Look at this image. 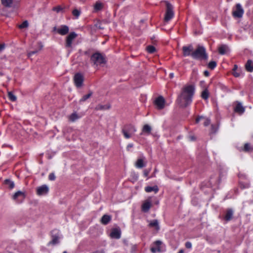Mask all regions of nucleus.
<instances>
[{"label":"nucleus","instance_id":"nucleus-1","mask_svg":"<svg viewBox=\"0 0 253 253\" xmlns=\"http://www.w3.org/2000/svg\"><path fill=\"white\" fill-rule=\"evenodd\" d=\"M195 90V86L192 84L185 85L181 88L176 100L180 107H186L191 103Z\"/></svg>","mask_w":253,"mask_h":253},{"label":"nucleus","instance_id":"nucleus-2","mask_svg":"<svg viewBox=\"0 0 253 253\" xmlns=\"http://www.w3.org/2000/svg\"><path fill=\"white\" fill-rule=\"evenodd\" d=\"M191 56L194 59L200 60H206L208 58L205 48L201 46H198L197 48L191 53Z\"/></svg>","mask_w":253,"mask_h":253},{"label":"nucleus","instance_id":"nucleus-3","mask_svg":"<svg viewBox=\"0 0 253 253\" xmlns=\"http://www.w3.org/2000/svg\"><path fill=\"white\" fill-rule=\"evenodd\" d=\"M136 131L135 126L130 124L125 125L122 129V132L126 139L131 137Z\"/></svg>","mask_w":253,"mask_h":253},{"label":"nucleus","instance_id":"nucleus-4","mask_svg":"<svg viewBox=\"0 0 253 253\" xmlns=\"http://www.w3.org/2000/svg\"><path fill=\"white\" fill-rule=\"evenodd\" d=\"M91 61L94 65L97 66L105 63V59L104 56L101 53L96 52L92 55L90 58Z\"/></svg>","mask_w":253,"mask_h":253},{"label":"nucleus","instance_id":"nucleus-5","mask_svg":"<svg viewBox=\"0 0 253 253\" xmlns=\"http://www.w3.org/2000/svg\"><path fill=\"white\" fill-rule=\"evenodd\" d=\"M167 9L165 16V21L168 22L174 16V12L173 11V6L169 2L166 1Z\"/></svg>","mask_w":253,"mask_h":253},{"label":"nucleus","instance_id":"nucleus-6","mask_svg":"<svg viewBox=\"0 0 253 253\" xmlns=\"http://www.w3.org/2000/svg\"><path fill=\"white\" fill-rule=\"evenodd\" d=\"M25 198V194L24 192L18 191L12 196V199L17 203H21Z\"/></svg>","mask_w":253,"mask_h":253},{"label":"nucleus","instance_id":"nucleus-7","mask_svg":"<svg viewBox=\"0 0 253 253\" xmlns=\"http://www.w3.org/2000/svg\"><path fill=\"white\" fill-rule=\"evenodd\" d=\"M244 9L240 4L238 3L236 5V10L233 12V15L235 17L241 18L244 13Z\"/></svg>","mask_w":253,"mask_h":253},{"label":"nucleus","instance_id":"nucleus-8","mask_svg":"<svg viewBox=\"0 0 253 253\" xmlns=\"http://www.w3.org/2000/svg\"><path fill=\"white\" fill-rule=\"evenodd\" d=\"M77 37V35L75 32H71L67 37L65 46L66 47H71L72 46L73 41Z\"/></svg>","mask_w":253,"mask_h":253},{"label":"nucleus","instance_id":"nucleus-9","mask_svg":"<svg viewBox=\"0 0 253 253\" xmlns=\"http://www.w3.org/2000/svg\"><path fill=\"white\" fill-rule=\"evenodd\" d=\"M53 31H56L59 34L64 36L68 33L69 29L66 25H61L58 28L54 27Z\"/></svg>","mask_w":253,"mask_h":253},{"label":"nucleus","instance_id":"nucleus-10","mask_svg":"<svg viewBox=\"0 0 253 253\" xmlns=\"http://www.w3.org/2000/svg\"><path fill=\"white\" fill-rule=\"evenodd\" d=\"M49 188L46 185H43L38 187L37 188V194L39 196H42L47 194L48 192Z\"/></svg>","mask_w":253,"mask_h":253},{"label":"nucleus","instance_id":"nucleus-11","mask_svg":"<svg viewBox=\"0 0 253 253\" xmlns=\"http://www.w3.org/2000/svg\"><path fill=\"white\" fill-rule=\"evenodd\" d=\"M74 83L77 87L82 86L84 81L83 75L80 73L76 74L74 76Z\"/></svg>","mask_w":253,"mask_h":253},{"label":"nucleus","instance_id":"nucleus-12","mask_svg":"<svg viewBox=\"0 0 253 253\" xmlns=\"http://www.w3.org/2000/svg\"><path fill=\"white\" fill-rule=\"evenodd\" d=\"M165 101L162 96L158 97L155 101V105L159 109H162L165 107Z\"/></svg>","mask_w":253,"mask_h":253},{"label":"nucleus","instance_id":"nucleus-13","mask_svg":"<svg viewBox=\"0 0 253 253\" xmlns=\"http://www.w3.org/2000/svg\"><path fill=\"white\" fill-rule=\"evenodd\" d=\"M162 243L160 241H157L154 243V247L151 248V251L153 253H156V252H160L162 251L161 248V245Z\"/></svg>","mask_w":253,"mask_h":253},{"label":"nucleus","instance_id":"nucleus-14","mask_svg":"<svg viewBox=\"0 0 253 253\" xmlns=\"http://www.w3.org/2000/svg\"><path fill=\"white\" fill-rule=\"evenodd\" d=\"M193 48L192 45L188 46H184L182 47L183 54L184 56L191 55V52L193 51Z\"/></svg>","mask_w":253,"mask_h":253},{"label":"nucleus","instance_id":"nucleus-15","mask_svg":"<svg viewBox=\"0 0 253 253\" xmlns=\"http://www.w3.org/2000/svg\"><path fill=\"white\" fill-rule=\"evenodd\" d=\"M151 202L150 199L146 200L142 205V211L145 212L148 211L151 207Z\"/></svg>","mask_w":253,"mask_h":253},{"label":"nucleus","instance_id":"nucleus-16","mask_svg":"<svg viewBox=\"0 0 253 253\" xmlns=\"http://www.w3.org/2000/svg\"><path fill=\"white\" fill-rule=\"evenodd\" d=\"M151 130L152 128L149 125H145L142 128L141 134L149 135L151 133Z\"/></svg>","mask_w":253,"mask_h":253},{"label":"nucleus","instance_id":"nucleus-17","mask_svg":"<svg viewBox=\"0 0 253 253\" xmlns=\"http://www.w3.org/2000/svg\"><path fill=\"white\" fill-rule=\"evenodd\" d=\"M235 111L240 114H242L245 112V108L242 106L241 103L237 102L235 108Z\"/></svg>","mask_w":253,"mask_h":253},{"label":"nucleus","instance_id":"nucleus-18","mask_svg":"<svg viewBox=\"0 0 253 253\" xmlns=\"http://www.w3.org/2000/svg\"><path fill=\"white\" fill-rule=\"evenodd\" d=\"M110 236L112 238L119 239L121 237V232L118 229H114L112 231Z\"/></svg>","mask_w":253,"mask_h":253},{"label":"nucleus","instance_id":"nucleus-19","mask_svg":"<svg viewBox=\"0 0 253 253\" xmlns=\"http://www.w3.org/2000/svg\"><path fill=\"white\" fill-rule=\"evenodd\" d=\"M149 226L150 227H155L157 230L160 229L158 221L156 219L149 221Z\"/></svg>","mask_w":253,"mask_h":253},{"label":"nucleus","instance_id":"nucleus-20","mask_svg":"<svg viewBox=\"0 0 253 253\" xmlns=\"http://www.w3.org/2000/svg\"><path fill=\"white\" fill-rule=\"evenodd\" d=\"M228 47L223 44L218 47V52L220 54H224L228 52Z\"/></svg>","mask_w":253,"mask_h":253},{"label":"nucleus","instance_id":"nucleus-21","mask_svg":"<svg viewBox=\"0 0 253 253\" xmlns=\"http://www.w3.org/2000/svg\"><path fill=\"white\" fill-rule=\"evenodd\" d=\"M145 190L147 193H150L154 191L155 193H157L159 191V188L157 186L155 185L153 187L147 186L145 188Z\"/></svg>","mask_w":253,"mask_h":253},{"label":"nucleus","instance_id":"nucleus-22","mask_svg":"<svg viewBox=\"0 0 253 253\" xmlns=\"http://www.w3.org/2000/svg\"><path fill=\"white\" fill-rule=\"evenodd\" d=\"M233 214V211L231 209H228L226 212L224 218L226 220L229 221L232 218Z\"/></svg>","mask_w":253,"mask_h":253},{"label":"nucleus","instance_id":"nucleus-23","mask_svg":"<svg viewBox=\"0 0 253 253\" xmlns=\"http://www.w3.org/2000/svg\"><path fill=\"white\" fill-rule=\"evenodd\" d=\"M111 217L110 215L105 214L104 215L101 219V222L103 224H107L111 220Z\"/></svg>","mask_w":253,"mask_h":253},{"label":"nucleus","instance_id":"nucleus-24","mask_svg":"<svg viewBox=\"0 0 253 253\" xmlns=\"http://www.w3.org/2000/svg\"><path fill=\"white\" fill-rule=\"evenodd\" d=\"M145 165L143 159H138L135 164V167L139 169L143 168Z\"/></svg>","mask_w":253,"mask_h":253},{"label":"nucleus","instance_id":"nucleus-25","mask_svg":"<svg viewBox=\"0 0 253 253\" xmlns=\"http://www.w3.org/2000/svg\"><path fill=\"white\" fill-rule=\"evenodd\" d=\"M246 68L249 72L253 71V62L252 60H249L246 64Z\"/></svg>","mask_w":253,"mask_h":253},{"label":"nucleus","instance_id":"nucleus-26","mask_svg":"<svg viewBox=\"0 0 253 253\" xmlns=\"http://www.w3.org/2000/svg\"><path fill=\"white\" fill-rule=\"evenodd\" d=\"M59 237L58 235H52V240L48 244L56 245L59 243Z\"/></svg>","mask_w":253,"mask_h":253},{"label":"nucleus","instance_id":"nucleus-27","mask_svg":"<svg viewBox=\"0 0 253 253\" xmlns=\"http://www.w3.org/2000/svg\"><path fill=\"white\" fill-rule=\"evenodd\" d=\"M2 4L6 7H10L12 3V0H1Z\"/></svg>","mask_w":253,"mask_h":253},{"label":"nucleus","instance_id":"nucleus-28","mask_svg":"<svg viewBox=\"0 0 253 253\" xmlns=\"http://www.w3.org/2000/svg\"><path fill=\"white\" fill-rule=\"evenodd\" d=\"M80 118V116H79L76 113H74L69 116V119L71 121L75 122Z\"/></svg>","mask_w":253,"mask_h":253},{"label":"nucleus","instance_id":"nucleus-29","mask_svg":"<svg viewBox=\"0 0 253 253\" xmlns=\"http://www.w3.org/2000/svg\"><path fill=\"white\" fill-rule=\"evenodd\" d=\"M4 183L6 184L10 189H12L14 187V183L13 181L10 179H7L4 180Z\"/></svg>","mask_w":253,"mask_h":253},{"label":"nucleus","instance_id":"nucleus-30","mask_svg":"<svg viewBox=\"0 0 253 253\" xmlns=\"http://www.w3.org/2000/svg\"><path fill=\"white\" fill-rule=\"evenodd\" d=\"M110 106L108 105H103L101 104L98 105L95 107L96 110H105L109 109Z\"/></svg>","mask_w":253,"mask_h":253},{"label":"nucleus","instance_id":"nucleus-31","mask_svg":"<svg viewBox=\"0 0 253 253\" xmlns=\"http://www.w3.org/2000/svg\"><path fill=\"white\" fill-rule=\"evenodd\" d=\"M92 94V92L89 91V92L84 96L82 97V98L80 100L79 102L80 103H82L83 102L85 101L88 98H89Z\"/></svg>","mask_w":253,"mask_h":253},{"label":"nucleus","instance_id":"nucleus-32","mask_svg":"<svg viewBox=\"0 0 253 253\" xmlns=\"http://www.w3.org/2000/svg\"><path fill=\"white\" fill-rule=\"evenodd\" d=\"M103 7V4L100 1H97L94 6V8L95 11L101 10Z\"/></svg>","mask_w":253,"mask_h":253},{"label":"nucleus","instance_id":"nucleus-33","mask_svg":"<svg viewBox=\"0 0 253 253\" xmlns=\"http://www.w3.org/2000/svg\"><path fill=\"white\" fill-rule=\"evenodd\" d=\"M209 93L208 90L207 89H205L202 92L201 96L203 99H204L205 100L209 98Z\"/></svg>","mask_w":253,"mask_h":253},{"label":"nucleus","instance_id":"nucleus-34","mask_svg":"<svg viewBox=\"0 0 253 253\" xmlns=\"http://www.w3.org/2000/svg\"><path fill=\"white\" fill-rule=\"evenodd\" d=\"M29 26L28 22L26 20L24 21L21 24L19 25L18 26L19 28L20 29H23L27 28Z\"/></svg>","mask_w":253,"mask_h":253},{"label":"nucleus","instance_id":"nucleus-35","mask_svg":"<svg viewBox=\"0 0 253 253\" xmlns=\"http://www.w3.org/2000/svg\"><path fill=\"white\" fill-rule=\"evenodd\" d=\"M8 96L9 99L12 101H15L16 100V97L11 92H8Z\"/></svg>","mask_w":253,"mask_h":253},{"label":"nucleus","instance_id":"nucleus-36","mask_svg":"<svg viewBox=\"0 0 253 253\" xmlns=\"http://www.w3.org/2000/svg\"><path fill=\"white\" fill-rule=\"evenodd\" d=\"M72 14L76 18H78L81 14V11L79 9H75L73 10Z\"/></svg>","mask_w":253,"mask_h":253},{"label":"nucleus","instance_id":"nucleus-37","mask_svg":"<svg viewBox=\"0 0 253 253\" xmlns=\"http://www.w3.org/2000/svg\"><path fill=\"white\" fill-rule=\"evenodd\" d=\"M147 50L149 53H153L155 51L156 49L154 46L152 45H149L147 47Z\"/></svg>","mask_w":253,"mask_h":253},{"label":"nucleus","instance_id":"nucleus-38","mask_svg":"<svg viewBox=\"0 0 253 253\" xmlns=\"http://www.w3.org/2000/svg\"><path fill=\"white\" fill-rule=\"evenodd\" d=\"M216 66V63L215 61H211L208 64V67L211 69H213Z\"/></svg>","mask_w":253,"mask_h":253},{"label":"nucleus","instance_id":"nucleus-39","mask_svg":"<svg viewBox=\"0 0 253 253\" xmlns=\"http://www.w3.org/2000/svg\"><path fill=\"white\" fill-rule=\"evenodd\" d=\"M251 149V147L249 143H246L244 145L243 150L245 152H249Z\"/></svg>","mask_w":253,"mask_h":253},{"label":"nucleus","instance_id":"nucleus-40","mask_svg":"<svg viewBox=\"0 0 253 253\" xmlns=\"http://www.w3.org/2000/svg\"><path fill=\"white\" fill-rule=\"evenodd\" d=\"M217 127L216 126H215L213 125L211 126V133H213L216 132V131L217 130Z\"/></svg>","mask_w":253,"mask_h":253},{"label":"nucleus","instance_id":"nucleus-41","mask_svg":"<svg viewBox=\"0 0 253 253\" xmlns=\"http://www.w3.org/2000/svg\"><path fill=\"white\" fill-rule=\"evenodd\" d=\"M204 120V125L205 126H208L210 124V120L209 119L205 118L204 119H203Z\"/></svg>","mask_w":253,"mask_h":253},{"label":"nucleus","instance_id":"nucleus-42","mask_svg":"<svg viewBox=\"0 0 253 253\" xmlns=\"http://www.w3.org/2000/svg\"><path fill=\"white\" fill-rule=\"evenodd\" d=\"M48 179L50 180H54L55 179V176L53 173H51L48 176Z\"/></svg>","mask_w":253,"mask_h":253},{"label":"nucleus","instance_id":"nucleus-43","mask_svg":"<svg viewBox=\"0 0 253 253\" xmlns=\"http://www.w3.org/2000/svg\"><path fill=\"white\" fill-rule=\"evenodd\" d=\"M185 247L187 249H191L192 248V244L190 242H187L185 243Z\"/></svg>","mask_w":253,"mask_h":253},{"label":"nucleus","instance_id":"nucleus-44","mask_svg":"<svg viewBox=\"0 0 253 253\" xmlns=\"http://www.w3.org/2000/svg\"><path fill=\"white\" fill-rule=\"evenodd\" d=\"M203 119H204V117H203V116H199L196 119V123H199V122L201 121V120H203Z\"/></svg>","mask_w":253,"mask_h":253},{"label":"nucleus","instance_id":"nucleus-45","mask_svg":"<svg viewBox=\"0 0 253 253\" xmlns=\"http://www.w3.org/2000/svg\"><path fill=\"white\" fill-rule=\"evenodd\" d=\"M150 171V169H144L143 171V174L145 176H147Z\"/></svg>","mask_w":253,"mask_h":253},{"label":"nucleus","instance_id":"nucleus-46","mask_svg":"<svg viewBox=\"0 0 253 253\" xmlns=\"http://www.w3.org/2000/svg\"><path fill=\"white\" fill-rule=\"evenodd\" d=\"M53 10L54 11H56L57 12H59V11H60L62 10V8L60 6H57V7H54L53 8Z\"/></svg>","mask_w":253,"mask_h":253},{"label":"nucleus","instance_id":"nucleus-47","mask_svg":"<svg viewBox=\"0 0 253 253\" xmlns=\"http://www.w3.org/2000/svg\"><path fill=\"white\" fill-rule=\"evenodd\" d=\"M38 52V50H35V51H31L30 52L28 53V57H31L32 55L35 54V53H37V52Z\"/></svg>","mask_w":253,"mask_h":253},{"label":"nucleus","instance_id":"nucleus-48","mask_svg":"<svg viewBox=\"0 0 253 253\" xmlns=\"http://www.w3.org/2000/svg\"><path fill=\"white\" fill-rule=\"evenodd\" d=\"M133 147V144L132 143L128 144L126 146V150L127 151H129L130 150V149L131 148H132Z\"/></svg>","mask_w":253,"mask_h":253},{"label":"nucleus","instance_id":"nucleus-49","mask_svg":"<svg viewBox=\"0 0 253 253\" xmlns=\"http://www.w3.org/2000/svg\"><path fill=\"white\" fill-rule=\"evenodd\" d=\"M233 75L235 77H238L240 76V73L238 72L237 71L233 72Z\"/></svg>","mask_w":253,"mask_h":253},{"label":"nucleus","instance_id":"nucleus-50","mask_svg":"<svg viewBox=\"0 0 253 253\" xmlns=\"http://www.w3.org/2000/svg\"><path fill=\"white\" fill-rule=\"evenodd\" d=\"M5 44H0V52L3 50L4 49Z\"/></svg>","mask_w":253,"mask_h":253},{"label":"nucleus","instance_id":"nucleus-51","mask_svg":"<svg viewBox=\"0 0 253 253\" xmlns=\"http://www.w3.org/2000/svg\"><path fill=\"white\" fill-rule=\"evenodd\" d=\"M238 69V66L236 65H235L233 69V72L237 71Z\"/></svg>","mask_w":253,"mask_h":253},{"label":"nucleus","instance_id":"nucleus-52","mask_svg":"<svg viewBox=\"0 0 253 253\" xmlns=\"http://www.w3.org/2000/svg\"><path fill=\"white\" fill-rule=\"evenodd\" d=\"M204 74L206 76H208L209 75V73L207 71H205Z\"/></svg>","mask_w":253,"mask_h":253},{"label":"nucleus","instance_id":"nucleus-53","mask_svg":"<svg viewBox=\"0 0 253 253\" xmlns=\"http://www.w3.org/2000/svg\"><path fill=\"white\" fill-rule=\"evenodd\" d=\"M190 139L191 140H194L195 139V138L194 136H191L190 137Z\"/></svg>","mask_w":253,"mask_h":253},{"label":"nucleus","instance_id":"nucleus-54","mask_svg":"<svg viewBox=\"0 0 253 253\" xmlns=\"http://www.w3.org/2000/svg\"><path fill=\"white\" fill-rule=\"evenodd\" d=\"M177 253H184V250L181 249Z\"/></svg>","mask_w":253,"mask_h":253},{"label":"nucleus","instance_id":"nucleus-55","mask_svg":"<svg viewBox=\"0 0 253 253\" xmlns=\"http://www.w3.org/2000/svg\"><path fill=\"white\" fill-rule=\"evenodd\" d=\"M173 76H174V75H173V73H170V74H169V76H170V77L171 78H173Z\"/></svg>","mask_w":253,"mask_h":253},{"label":"nucleus","instance_id":"nucleus-56","mask_svg":"<svg viewBox=\"0 0 253 253\" xmlns=\"http://www.w3.org/2000/svg\"><path fill=\"white\" fill-rule=\"evenodd\" d=\"M81 1L82 2H84L85 1V0H81Z\"/></svg>","mask_w":253,"mask_h":253},{"label":"nucleus","instance_id":"nucleus-57","mask_svg":"<svg viewBox=\"0 0 253 253\" xmlns=\"http://www.w3.org/2000/svg\"><path fill=\"white\" fill-rule=\"evenodd\" d=\"M63 253H67V252L64 251Z\"/></svg>","mask_w":253,"mask_h":253}]
</instances>
